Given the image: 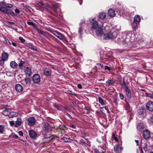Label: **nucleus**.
Returning <instances> with one entry per match:
<instances>
[{"label":"nucleus","mask_w":153,"mask_h":153,"mask_svg":"<svg viewBox=\"0 0 153 153\" xmlns=\"http://www.w3.org/2000/svg\"><path fill=\"white\" fill-rule=\"evenodd\" d=\"M120 85L122 87H124L125 88L128 87V85L126 83L125 79L124 77H123V83L122 84H120Z\"/></svg>","instance_id":"nucleus-29"},{"label":"nucleus","mask_w":153,"mask_h":153,"mask_svg":"<svg viewBox=\"0 0 153 153\" xmlns=\"http://www.w3.org/2000/svg\"><path fill=\"white\" fill-rule=\"evenodd\" d=\"M19 39L22 42H24L25 41V40L22 37H19Z\"/></svg>","instance_id":"nucleus-46"},{"label":"nucleus","mask_w":153,"mask_h":153,"mask_svg":"<svg viewBox=\"0 0 153 153\" xmlns=\"http://www.w3.org/2000/svg\"><path fill=\"white\" fill-rule=\"evenodd\" d=\"M28 125L30 126H34L36 120L34 117H29L27 119Z\"/></svg>","instance_id":"nucleus-4"},{"label":"nucleus","mask_w":153,"mask_h":153,"mask_svg":"<svg viewBox=\"0 0 153 153\" xmlns=\"http://www.w3.org/2000/svg\"><path fill=\"white\" fill-rule=\"evenodd\" d=\"M12 137L15 139H18V137H19L17 135H16L15 134H13L12 135Z\"/></svg>","instance_id":"nucleus-47"},{"label":"nucleus","mask_w":153,"mask_h":153,"mask_svg":"<svg viewBox=\"0 0 153 153\" xmlns=\"http://www.w3.org/2000/svg\"><path fill=\"white\" fill-rule=\"evenodd\" d=\"M66 115H67V116H68L71 119H73V117L69 114L67 113H66Z\"/></svg>","instance_id":"nucleus-58"},{"label":"nucleus","mask_w":153,"mask_h":153,"mask_svg":"<svg viewBox=\"0 0 153 153\" xmlns=\"http://www.w3.org/2000/svg\"><path fill=\"white\" fill-rule=\"evenodd\" d=\"M35 3L40 7H42L44 6V4L42 2L39 1H36Z\"/></svg>","instance_id":"nucleus-31"},{"label":"nucleus","mask_w":153,"mask_h":153,"mask_svg":"<svg viewBox=\"0 0 153 153\" xmlns=\"http://www.w3.org/2000/svg\"><path fill=\"white\" fill-rule=\"evenodd\" d=\"M16 91L18 92H21L22 91L23 88L21 85L19 84H16L15 86Z\"/></svg>","instance_id":"nucleus-14"},{"label":"nucleus","mask_w":153,"mask_h":153,"mask_svg":"<svg viewBox=\"0 0 153 153\" xmlns=\"http://www.w3.org/2000/svg\"><path fill=\"white\" fill-rule=\"evenodd\" d=\"M143 135L144 138L147 140L150 137V132L148 130H146L143 132Z\"/></svg>","instance_id":"nucleus-7"},{"label":"nucleus","mask_w":153,"mask_h":153,"mask_svg":"<svg viewBox=\"0 0 153 153\" xmlns=\"http://www.w3.org/2000/svg\"><path fill=\"white\" fill-rule=\"evenodd\" d=\"M141 19L140 16L138 15H136L134 18V21L136 24H139L140 22Z\"/></svg>","instance_id":"nucleus-19"},{"label":"nucleus","mask_w":153,"mask_h":153,"mask_svg":"<svg viewBox=\"0 0 153 153\" xmlns=\"http://www.w3.org/2000/svg\"><path fill=\"white\" fill-rule=\"evenodd\" d=\"M108 15L111 17H113L115 15V12L113 9H110L108 11Z\"/></svg>","instance_id":"nucleus-18"},{"label":"nucleus","mask_w":153,"mask_h":153,"mask_svg":"<svg viewBox=\"0 0 153 153\" xmlns=\"http://www.w3.org/2000/svg\"><path fill=\"white\" fill-rule=\"evenodd\" d=\"M8 54L7 53H3L1 54V65H3L4 62L7 60L8 57Z\"/></svg>","instance_id":"nucleus-3"},{"label":"nucleus","mask_w":153,"mask_h":153,"mask_svg":"<svg viewBox=\"0 0 153 153\" xmlns=\"http://www.w3.org/2000/svg\"><path fill=\"white\" fill-rule=\"evenodd\" d=\"M33 28L36 30L38 33L39 32V31L40 30V29L38 28L36 26V25L35 24H34V25H33L32 26Z\"/></svg>","instance_id":"nucleus-39"},{"label":"nucleus","mask_w":153,"mask_h":153,"mask_svg":"<svg viewBox=\"0 0 153 153\" xmlns=\"http://www.w3.org/2000/svg\"><path fill=\"white\" fill-rule=\"evenodd\" d=\"M95 32L96 34L98 36H100L102 35L103 33V30L101 27H99L95 30Z\"/></svg>","instance_id":"nucleus-11"},{"label":"nucleus","mask_w":153,"mask_h":153,"mask_svg":"<svg viewBox=\"0 0 153 153\" xmlns=\"http://www.w3.org/2000/svg\"><path fill=\"white\" fill-rule=\"evenodd\" d=\"M98 101L102 105H105V103L103 100L100 97L98 98Z\"/></svg>","instance_id":"nucleus-34"},{"label":"nucleus","mask_w":153,"mask_h":153,"mask_svg":"<svg viewBox=\"0 0 153 153\" xmlns=\"http://www.w3.org/2000/svg\"><path fill=\"white\" fill-rule=\"evenodd\" d=\"M115 82V81L114 80L110 79L107 81L106 83L108 86H109L110 85L114 84Z\"/></svg>","instance_id":"nucleus-24"},{"label":"nucleus","mask_w":153,"mask_h":153,"mask_svg":"<svg viewBox=\"0 0 153 153\" xmlns=\"http://www.w3.org/2000/svg\"><path fill=\"white\" fill-rule=\"evenodd\" d=\"M1 4L2 5L5 6L9 8H11L13 7V5L7 3L5 2H4L3 1L1 2Z\"/></svg>","instance_id":"nucleus-27"},{"label":"nucleus","mask_w":153,"mask_h":153,"mask_svg":"<svg viewBox=\"0 0 153 153\" xmlns=\"http://www.w3.org/2000/svg\"><path fill=\"white\" fill-rule=\"evenodd\" d=\"M59 128L60 130L65 131L66 127L65 125H60L59 126Z\"/></svg>","instance_id":"nucleus-38"},{"label":"nucleus","mask_w":153,"mask_h":153,"mask_svg":"<svg viewBox=\"0 0 153 153\" xmlns=\"http://www.w3.org/2000/svg\"><path fill=\"white\" fill-rule=\"evenodd\" d=\"M94 152L95 153H105V151H101L100 152L99 149H94Z\"/></svg>","instance_id":"nucleus-36"},{"label":"nucleus","mask_w":153,"mask_h":153,"mask_svg":"<svg viewBox=\"0 0 153 153\" xmlns=\"http://www.w3.org/2000/svg\"><path fill=\"white\" fill-rule=\"evenodd\" d=\"M53 107L56 108L58 110H59V107L58 105H54Z\"/></svg>","instance_id":"nucleus-62"},{"label":"nucleus","mask_w":153,"mask_h":153,"mask_svg":"<svg viewBox=\"0 0 153 153\" xmlns=\"http://www.w3.org/2000/svg\"><path fill=\"white\" fill-rule=\"evenodd\" d=\"M150 120L151 122L153 124V115L151 117Z\"/></svg>","instance_id":"nucleus-53"},{"label":"nucleus","mask_w":153,"mask_h":153,"mask_svg":"<svg viewBox=\"0 0 153 153\" xmlns=\"http://www.w3.org/2000/svg\"><path fill=\"white\" fill-rule=\"evenodd\" d=\"M25 63V62L22 61H21L20 62L19 64V66L20 69H22V66H25V65H23Z\"/></svg>","instance_id":"nucleus-37"},{"label":"nucleus","mask_w":153,"mask_h":153,"mask_svg":"<svg viewBox=\"0 0 153 153\" xmlns=\"http://www.w3.org/2000/svg\"><path fill=\"white\" fill-rule=\"evenodd\" d=\"M83 28L82 27V26H81L79 27V33L81 34H82V31H83Z\"/></svg>","instance_id":"nucleus-43"},{"label":"nucleus","mask_w":153,"mask_h":153,"mask_svg":"<svg viewBox=\"0 0 153 153\" xmlns=\"http://www.w3.org/2000/svg\"><path fill=\"white\" fill-rule=\"evenodd\" d=\"M10 124L11 126H13L14 124V122L13 121L10 122Z\"/></svg>","instance_id":"nucleus-60"},{"label":"nucleus","mask_w":153,"mask_h":153,"mask_svg":"<svg viewBox=\"0 0 153 153\" xmlns=\"http://www.w3.org/2000/svg\"><path fill=\"white\" fill-rule=\"evenodd\" d=\"M105 69L108 70L109 71H111V68L110 67H109L108 66H107V65H106L105 66Z\"/></svg>","instance_id":"nucleus-49"},{"label":"nucleus","mask_w":153,"mask_h":153,"mask_svg":"<svg viewBox=\"0 0 153 153\" xmlns=\"http://www.w3.org/2000/svg\"><path fill=\"white\" fill-rule=\"evenodd\" d=\"M92 21H94L93 22H92V27L91 28V29L92 30H95V29L100 27L99 26L98 23L97 21H94V19H93Z\"/></svg>","instance_id":"nucleus-9"},{"label":"nucleus","mask_w":153,"mask_h":153,"mask_svg":"<svg viewBox=\"0 0 153 153\" xmlns=\"http://www.w3.org/2000/svg\"><path fill=\"white\" fill-rule=\"evenodd\" d=\"M63 140L66 143L71 142L73 141V140L69 137H64Z\"/></svg>","instance_id":"nucleus-30"},{"label":"nucleus","mask_w":153,"mask_h":153,"mask_svg":"<svg viewBox=\"0 0 153 153\" xmlns=\"http://www.w3.org/2000/svg\"><path fill=\"white\" fill-rule=\"evenodd\" d=\"M144 128L143 126L142 123H139L137 126V128L138 130L142 131Z\"/></svg>","instance_id":"nucleus-25"},{"label":"nucleus","mask_w":153,"mask_h":153,"mask_svg":"<svg viewBox=\"0 0 153 153\" xmlns=\"http://www.w3.org/2000/svg\"><path fill=\"white\" fill-rule=\"evenodd\" d=\"M117 36V33L116 32H111L108 33L104 34V39L105 40L112 39L115 38Z\"/></svg>","instance_id":"nucleus-2"},{"label":"nucleus","mask_w":153,"mask_h":153,"mask_svg":"<svg viewBox=\"0 0 153 153\" xmlns=\"http://www.w3.org/2000/svg\"><path fill=\"white\" fill-rule=\"evenodd\" d=\"M143 149L145 152H146L147 150L148 147L147 143H146L144 144L143 146Z\"/></svg>","instance_id":"nucleus-35"},{"label":"nucleus","mask_w":153,"mask_h":153,"mask_svg":"<svg viewBox=\"0 0 153 153\" xmlns=\"http://www.w3.org/2000/svg\"><path fill=\"white\" fill-rule=\"evenodd\" d=\"M148 96L149 97L153 99V92L152 94H149Z\"/></svg>","instance_id":"nucleus-57"},{"label":"nucleus","mask_w":153,"mask_h":153,"mask_svg":"<svg viewBox=\"0 0 153 153\" xmlns=\"http://www.w3.org/2000/svg\"><path fill=\"white\" fill-rule=\"evenodd\" d=\"M18 115V114L15 112L12 111L8 115V117L9 118H13L14 117H16Z\"/></svg>","instance_id":"nucleus-22"},{"label":"nucleus","mask_w":153,"mask_h":153,"mask_svg":"<svg viewBox=\"0 0 153 153\" xmlns=\"http://www.w3.org/2000/svg\"><path fill=\"white\" fill-rule=\"evenodd\" d=\"M5 39L7 43L9 44V45H11V42H10L8 39Z\"/></svg>","instance_id":"nucleus-52"},{"label":"nucleus","mask_w":153,"mask_h":153,"mask_svg":"<svg viewBox=\"0 0 153 153\" xmlns=\"http://www.w3.org/2000/svg\"><path fill=\"white\" fill-rule=\"evenodd\" d=\"M29 48L31 49H32L34 50H37L36 47H35L34 46H33V45H29Z\"/></svg>","instance_id":"nucleus-42"},{"label":"nucleus","mask_w":153,"mask_h":153,"mask_svg":"<svg viewBox=\"0 0 153 153\" xmlns=\"http://www.w3.org/2000/svg\"><path fill=\"white\" fill-rule=\"evenodd\" d=\"M24 72L26 76H30L32 75L31 69L29 67H26L24 69Z\"/></svg>","instance_id":"nucleus-8"},{"label":"nucleus","mask_w":153,"mask_h":153,"mask_svg":"<svg viewBox=\"0 0 153 153\" xmlns=\"http://www.w3.org/2000/svg\"><path fill=\"white\" fill-rule=\"evenodd\" d=\"M44 73L46 76H49L51 75V71L50 69L46 68L44 69Z\"/></svg>","instance_id":"nucleus-17"},{"label":"nucleus","mask_w":153,"mask_h":153,"mask_svg":"<svg viewBox=\"0 0 153 153\" xmlns=\"http://www.w3.org/2000/svg\"><path fill=\"white\" fill-rule=\"evenodd\" d=\"M11 43H12V45L14 46H15V47L17 46V44L16 43H14L12 42H11Z\"/></svg>","instance_id":"nucleus-61"},{"label":"nucleus","mask_w":153,"mask_h":153,"mask_svg":"<svg viewBox=\"0 0 153 153\" xmlns=\"http://www.w3.org/2000/svg\"><path fill=\"white\" fill-rule=\"evenodd\" d=\"M4 126L1 125V133H3Z\"/></svg>","instance_id":"nucleus-45"},{"label":"nucleus","mask_w":153,"mask_h":153,"mask_svg":"<svg viewBox=\"0 0 153 153\" xmlns=\"http://www.w3.org/2000/svg\"><path fill=\"white\" fill-rule=\"evenodd\" d=\"M48 31L52 33L55 36L60 40L65 39V36L64 35L58 31L54 30L53 29L50 28Z\"/></svg>","instance_id":"nucleus-1"},{"label":"nucleus","mask_w":153,"mask_h":153,"mask_svg":"<svg viewBox=\"0 0 153 153\" xmlns=\"http://www.w3.org/2000/svg\"><path fill=\"white\" fill-rule=\"evenodd\" d=\"M125 91L127 98L130 99L131 97V92L128 87L125 88Z\"/></svg>","instance_id":"nucleus-16"},{"label":"nucleus","mask_w":153,"mask_h":153,"mask_svg":"<svg viewBox=\"0 0 153 153\" xmlns=\"http://www.w3.org/2000/svg\"><path fill=\"white\" fill-rule=\"evenodd\" d=\"M2 113L3 115L5 116H7V115H8V109H6L4 110L2 112Z\"/></svg>","instance_id":"nucleus-32"},{"label":"nucleus","mask_w":153,"mask_h":153,"mask_svg":"<svg viewBox=\"0 0 153 153\" xmlns=\"http://www.w3.org/2000/svg\"><path fill=\"white\" fill-rule=\"evenodd\" d=\"M10 13H9V14H10L12 16H16L17 14L16 13H14L13 12H11V10H10Z\"/></svg>","instance_id":"nucleus-40"},{"label":"nucleus","mask_w":153,"mask_h":153,"mask_svg":"<svg viewBox=\"0 0 153 153\" xmlns=\"http://www.w3.org/2000/svg\"><path fill=\"white\" fill-rule=\"evenodd\" d=\"M33 80L35 83H38L40 81V76L38 74H35L33 76Z\"/></svg>","instance_id":"nucleus-6"},{"label":"nucleus","mask_w":153,"mask_h":153,"mask_svg":"<svg viewBox=\"0 0 153 153\" xmlns=\"http://www.w3.org/2000/svg\"><path fill=\"white\" fill-rule=\"evenodd\" d=\"M43 129L47 132H50L52 130V128L51 126L48 123H45L44 124Z\"/></svg>","instance_id":"nucleus-5"},{"label":"nucleus","mask_w":153,"mask_h":153,"mask_svg":"<svg viewBox=\"0 0 153 153\" xmlns=\"http://www.w3.org/2000/svg\"><path fill=\"white\" fill-rule=\"evenodd\" d=\"M15 11L16 13H18V14L20 12L19 10L17 9H16L15 10Z\"/></svg>","instance_id":"nucleus-54"},{"label":"nucleus","mask_w":153,"mask_h":153,"mask_svg":"<svg viewBox=\"0 0 153 153\" xmlns=\"http://www.w3.org/2000/svg\"><path fill=\"white\" fill-rule=\"evenodd\" d=\"M147 109L150 111H153V102L149 101L147 102L146 105Z\"/></svg>","instance_id":"nucleus-10"},{"label":"nucleus","mask_w":153,"mask_h":153,"mask_svg":"<svg viewBox=\"0 0 153 153\" xmlns=\"http://www.w3.org/2000/svg\"><path fill=\"white\" fill-rule=\"evenodd\" d=\"M38 33L47 38H48L50 36V34L44 31L43 30H40Z\"/></svg>","instance_id":"nucleus-15"},{"label":"nucleus","mask_w":153,"mask_h":153,"mask_svg":"<svg viewBox=\"0 0 153 153\" xmlns=\"http://www.w3.org/2000/svg\"><path fill=\"white\" fill-rule=\"evenodd\" d=\"M19 135L20 136H23V133L21 131H19Z\"/></svg>","instance_id":"nucleus-56"},{"label":"nucleus","mask_w":153,"mask_h":153,"mask_svg":"<svg viewBox=\"0 0 153 153\" xmlns=\"http://www.w3.org/2000/svg\"><path fill=\"white\" fill-rule=\"evenodd\" d=\"M63 108L67 111H69L70 110V108L66 106H64Z\"/></svg>","instance_id":"nucleus-44"},{"label":"nucleus","mask_w":153,"mask_h":153,"mask_svg":"<svg viewBox=\"0 0 153 153\" xmlns=\"http://www.w3.org/2000/svg\"><path fill=\"white\" fill-rule=\"evenodd\" d=\"M10 67L14 69L16 68L18 66V64L15 61H12L10 63Z\"/></svg>","instance_id":"nucleus-23"},{"label":"nucleus","mask_w":153,"mask_h":153,"mask_svg":"<svg viewBox=\"0 0 153 153\" xmlns=\"http://www.w3.org/2000/svg\"><path fill=\"white\" fill-rule=\"evenodd\" d=\"M68 93L69 94H70L73 95H75V96L76 95V94H75V93H73L72 91H68Z\"/></svg>","instance_id":"nucleus-51"},{"label":"nucleus","mask_w":153,"mask_h":153,"mask_svg":"<svg viewBox=\"0 0 153 153\" xmlns=\"http://www.w3.org/2000/svg\"><path fill=\"white\" fill-rule=\"evenodd\" d=\"M120 98L121 100H123L124 99V96L123 94L121 93H120Z\"/></svg>","instance_id":"nucleus-50"},{"label":"nucleus","mask_w":153,"mask_h":153,"mask_svg":"<svg viewBox=\"0 0 153 153\" xmlns=\"http://www.w3.org/2000/svg\"><path fill=\"white\" fill-rule=\"evenodd\" d=\"M27 24L28 25L33 26V25H34V23L33 22H27Z\"/></svg>","instance_id":"nucleus-48"},{"label":"nucleus","mask_w":153,"mask_h":153,"mask_svg":"<svg viewBox=\"0 0 153 153\" xmlns=\"http://www.w3.org/2000/svg\"><path fill=\"white\" fill-rule=\"evenodd\" d=\"M29 134L30 137L32 139H35L37 137L36 133L33 130L29 131Z\"/></svg>","instance_id":"nucleus-13"},{"label":"nucleus","mask_w":153,"mask_h":153,"mask_svg":"<svg viewBox=\"0 0 153 153\" xmlns=\"http://www.w3.org/2000/svg\"><path fill=\"white\" fill-rule=\"evenodd\" d=\"M137 112L140 115H143L146 112V109L144 107H140L138 109Z\"/></svg>","instance_id":"nucleus-12"},{"label":"nucleus","mask_w":153,"mask_h":153,"mask_svg":"<svg viewBox=\"0 0 153 153\" xmlns=\"http://www.w3.org/2000/svg\"><path fill=\"white\" fill-rule=\"evenodd\" d=\"M10 10L6 9L4 7H3L1 6V11L7 14H9Z\"/></svg>","instance_id":"nucleus-20"},{"label":"nucleus","mask_w":153,"mask_h":153,"mask_svg":"<svg viewBox=\"0 0 153 153\" xmlns=\"http://www.w3.org/2000/svg\"><path fill=\"white\" fill-rule=\"evenodd\" d=\"M112 138L114 139L115 141L117 142L118 141V140L117 138L115 136L114 134H112Z\"/></svg>","instance_id":"nucleus-41"},{"label":"nucleus","mask_w":153,"mask_h":153,"mask_svg":"<svg viewBox=\"0 0 153 153\" xmlns=\"http://www.w3.org/2000/svg\"><path fill=\"white\" fill-rule=\"evenodd\" d=\"M77 86L78 88L79 89H81L82 88V86L81 84H78L77 85Z\"/></svg>","instance_id":"nucleus-59"},{"label":"nucleus","mask_w":153,"mask_h":153,"mask_svg":"<svg viewBox=\"0 0 153 153\" xmlns=\"http://www.w3.org/2000/svg\"><path fill=\"white\" fill-rule=\"evenodd\" d=\"M16 124L18 125H21L22 123V120L19 117L17 119V120L16 122Z\"/></svg>","instance_id":"nucleus-33"},{"label":"nucleus","mask_w":153,"mask_h":153,"mask_svg":"<svg viewBox=\"0 0 153 153\" xmlns=\"http://www.w3.org/2000/svg\"><path fill=\"white\" fill-rule=\"evenodd\" d=\"M69 127L71 128H75L76 127L75 126L73 125V124H71L70 126H69Z\"/></svg>","instance_id":"nucleus-55"},{"label":"nucleus","mask_w":153,"mask_h":153,"mask_svg":"<svg viewBox=\"0 0 153 153\" xmlns=\"http://www.w3.org/2000/svg\"><path fill=\"white\" fill-rule=\"evenodd\" d=\"M53 7L54 8V9H57L58 8V6L55 4L53 5Z\"/></svg>","instance_id":"nucleus-63"},{"label":"nucleus","mask_w":153,"mask_h":153,"mask_svg":"<svg viewBox=\"0 0 153 153\" xmlns=\"http://www.w3.org/2000/svg\"><path fill=\"white\" fill-rule=\"evenodd\" d=\"M54 137H53V136H52L51 137H50L49 138L50 139V141L52 140Z\"/></svg>","instance_id":"nucleus-64"},{"label":"nucleus","mask_w":153,"mask_h":153,"mask_svg":"<svg viewBox=\"0 0 153 153\" xmlns=\"http://www.w3.org/2000/svg\"><path fill=\"white\" fill-rule=\"evenodd\" d=\"M120 145H117L115 146L114 147V151L116 153H119L120 152Z\"/></svg>","instance_id":"nucleus-26"},{"label":"nucleus","mask_w":153,"mask_h":153,"mask_svg":"<svg viewBox=\"0 0 153 153\" xmlns=\"http://www.w3.org/2000/svg\"><path fill=\"white\" fill-rule=\"evenodd\" d=\"M98 16L100 19L103 20L105 19L106 15L104 12H101L99 13Z\"/></svg>","instance_id":"nucleus-21"},{"label":"nucleus","mask_w":153,"mask_h":153,"mask_svg":"<svg viewBox=\"0 0 153 153\" xmlns=\"http://www.w3.org/2000/svg\"><path fill=\"white\" fill-rule=\"evenodd\" d=\"M25 82L26 83V84H29L31 82V79L30 78H26L24 79Z\"/></svg>","instance_id":"nucleus-28"}]
</instances>
